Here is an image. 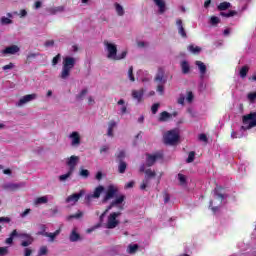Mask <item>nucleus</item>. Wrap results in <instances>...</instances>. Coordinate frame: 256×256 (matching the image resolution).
Masks as SVG:
<instances>
[{"mask_svg": "<svg viewBox=\"0 0 256 256\" xmlns=\"http://www.w3.org/2000/svg\"><path fill=\"white\" fill-rule=\"evenodd\" d=\"M7 247H0V255H7Z\"/></svg>", "mask_w": 256, "mask_h": 256, "instance_id": "60", "label": "nucleus"}, {"mask_svg": "<svg viewBox=\"0 0 256 256\" xmlns=\"http://www.w3.org/2000/svg\"><path fill=\"white\" fill-rule=\"evenodd\" d=\"M171 114H169V112H162L160 114V118L159 121H167V119H170Z\"/></svg>", "mask_w": 256, "mask_h": 256, "instance_id": "35", "label": "nucleus"}, {"mask_svg": "<svg viewBox=\"0 0 256 256\" xmlns=\"http://www.w3.org/2000/svg\"><path fill=\"white\" fill-rule=\"evenodd\" d=\"M241 137H243V135L237 134V132H235V131H233V132L231 133V138H232V139H239V138H241Z\"/></svg>", "mask_w": 256, "mask_h": 256, "instance_id": "52", "label": "nucleus"}, {"mask_svg": "<svg viewBox=\"0 0 256 256\" xmlns=\"http://www.w3.org/2000/svg\"><path fill=\"white\" fill-rule=\"evenodd\" d=\"M195 161V153L192 151L188 154L187 163H193Z\"/></svg>", "mask_w": 256, "mask_h": 256, "instance_id": "40", "label": "nucleus"}, {"mask_svg": "<svg viewBox=\"0 0 256 256\" xmlns=\"http://www.w3.org/2000/svg\"><path fill=\"white\" fill-rule=\"evenodd\" d=\"M139 249V245L133 244L128 246V253L133 254Z\"/></svg>", "mask_w": 256, "mask_h": 256, "instance_id": "38", "label": "nucleus"}, {"mask_svg": "<svg viewBox=\"0 0 256 256\" xmlns=\"http://www.w3.org/2000/svg\"><path fill=\"white\" fill-rule=\"evenodd\" d=\"M14 67H15V64L10 62L9 64L3 66L2 69L3 71H9V69H13Z\"/></svg>", "mask_w": 256, "mask_h": 256, "instance_id": "45", "label": "nucleus"}, {"mask_svg": "<svg viewBox=\"0 0 256 256\" xmlns=\"http://www.w3.org/2000/svg\"><path fill=\"white\" fill-rule=\"evenodd\" d=\"M140 171H141V173H145V178H144L142 184L140 185L141 191H145L147 189V187H149V185H151V179H154V177L157 174L155 173V171H153L151 169H147L145 164H143L140 167Z\"/></svg>", "mask_w": 256, "mask_h": 256, "instance_id": "3", "label": "nucleus"}, {"mask_svg": "<svg viewBox=\"0 0 256 256\" xmlns=\"http://www.w3.org/2000/svg\"><path fill=\"white\" fill-rule=\"evenodd\" d=\"M256 127V112H252L243 117V126L241 129L246 131V129H253Z\"/></svg>", "mask_w": 256, "mask_h": 256, "instance_id": "7", "label": "nucleus"}, {"mask_svg": "<svg viewBox=\"0 0 256 256\" xmlns=\"http://www.w3.org/2000/svg\"><path fill=\"white\" fill-rule=\"evenodd\" d=\"M29 213H31V209H26L24 212H22L20 214V217H22V218L27 217V215H29Z\"/></svg>", "mask_w": 256, "mask_h": 256, "instance_id": "56", "label": "nucleus"}, {"mask_svg": "<svg viewBox=\"0 0 256 256\" xmlns=\"http://www.w3.org/2000/svg\"><path fill=\"white\" fill-rule=\"evenodd\" d=\"M156 6H158L159 13H163L166 9L165 0H152Z\"/></svg>", "mask_w": 256, "mask_h": 256, "instance_id": "24", "label": "nucleus"}, {"mask_svg": "<svg viewBox=\"0 0 256 256\" xmlns=\"http://www.w3.org/2000/svg\"><path fill=\"white\" fill-rule=\"evenodd\" d=\"M80 217H83V212L78 211L76 214L68 216L67 221H71V219H80Z\"/></svg>", "mask_w": 256, "mask_h": 256, "instance_id": "33", "label": "nucleus"}, {"mask_svg": "<svg viewBox=\"0 0 256 256\" xmlns=\"http://www.w3.org/2000/svg\"><path fill=\"white\" fill-rule=\"evenodd\" d=\"M118 159H125V151L124 150H121L118 155H117Z\"/></svg>", "mask_w": 256, "mask_h": 256, "instance_id": "57", "label": "nucleus"}, {"mask_svg": "<svg viewBox=\"0 0 256 256\" xmlns=\"http://www.w3.org/2000/svg\"><path fill=\"white\" fill-rule=\"evenodd\" d=\"M128 77H129L130 81H135V76H133V68H132V66L128 70Z\"/></svg>", "mask_w": 256, "mask_h": 256, "instance_id": "44", "label": "nucleus"}, {"mask_svg": "<svg viewBox=\"0 0 256 256\" xmlns=\"http://www.w3.org/2000/svg\"><path fill=\"white\" fill-rule=\"evenodd\" d=\"M85 95H87V89H83V90L76 96L77 101H83V99L85 98Z\"/></svg>", "mask_w": 256, "mask_h": 256, "instance_id": "36", "label": "nucleus"}, {"mask_svg": "<svg viewBox=\"0 0 256 256\" xmlns=\"http://www.w3.org/2000/svg\"><path fill=\"white\" fill-rule=\"evenodd\" d=\"M107 151H109V146H102L100 149V153H107Z\"/></svg>", "mask_w": 256, "mask_h": 256, "instance_id": "61", "label": "nucleus"}, {"mask_svg": "<svg viewBox=\"0 0 256 256\" xmlns=\"http://www.w3.org/2000/svg\"><path fill=\"white\" fill-rule=\"evenodd\" d=\"M118 169H119V173H125V169H127V164L125 162L121 161Z\"/></svg>", "mask_w": 256, "mask_h": 256, "instance_id": "39", "label": "nucleus"}, {"mask_svg": "<svg viewBox=\"0 0 256 256\" xmlns=\"http://www.w3.org/2000/svg\"><path fill=\"white\" fill-rule=\"evenodd\" d=\"M73 174V171L69 170L66 174L59 176L60 181H67Z\"/></svg>", "mask_w": 256, "mask_h": 256, "instance_id": "37", "label": "nucleus"}, {"mask_svg": "<svg viewBox=\"0 0 256 256\" xmlns=\"http://www.w3.org/2000/svg\"><path fill=\"white\" fill-rule=\"evenodd\" d=\"M133 185H135L134 181H130L125 185V189H131L133 188Z\"/></svg>", "mask_w": 256, "mask_h": 256, "instance_id": "58", "label": "nucleus"}, {"mask_svg": "<svg viewBox=\"0 0 256 256\" xmlns=\"http://www.w3.org/2000/svg\"><path fill=\"white\" fill-rule=\"evenodd\" d=\"M115 127H117V122L110 121L108 124V131H107L108 137H113V129H115Z\"/></svg>", "mask_w": 256, "mask_h": 256, "instance_id": "25", "label": "nucleus"}, {"mask_svg": "<svg viewBox=\"0 0 256 256\" xmlns=\"http://www.w3.org/2000/svg\"><path fill=\"white\" fill-rule=\"evenodd\" d=\"M179 141V130L174 129L164 134V143L166 145H175Z\"/></svg>", "mask_w": 256, "mask_h": 256, "instance_id": "6", "label": "nucleus"}, {"mask_svg": "<svg viewBox=\"0 0 256 256\" xmlns=\"http://www.w3.org/2000/svg\"><path fill=\"white\" fill-rule=\"evenodd\" d=\"M75 67V58L73 57H64L63 58V67L61 72V79H67L71 73V69Z\"/></svg>", "mask_w": 256, "mask_h": 256, "instance_id": "4", "label": "nucleus"}, {"mask_svg": "<svg viewBox=\"0 0 256 256\" xmlns=\"http://www.w3.org/2000/svg\"><path fill=\"white\" fill-rule=\"evenodd\" d=\"M155 82L157 83V92L160 95L165 93L164 85L167 83V78L165 77V70L163 68H159L155 77Z\"/></svg>", "mask_w": 256, "mask_h": 256, "instance_id": "5", "label": "nucleus"}, {"mask_svg": "<svg viewBox=\"0 0 256 256\" xmlns=\"http://www.w3.org/2000/svg\"><path fill=\"white\" fill-rule=\"evenodd\" d=\"M119 190L117 189V186L113 185V184H110L108 187H107V190H106V194L104 196V203L109 201V199H113V197H115V195H117V192Z\"/></svg>", "mask_w": 256, "mask_h": 256, "instance_id": "11", "label": "nucleus"}, {"mask_svg": "<svg viewBox=\"0 0 256 256\" xmlns=\"http://www.w3.org/2000/svg\"><path fill=\"white\" fill-rule=\"evenodd\" d=\"M181 67H182V73H184V74L189 73L190 67H189V63L187 61H183L181 63Z\"/></svg>", "mask_w": 256, "mask_h": 256, "instance_id": "32", "label": "nucleus"}, {"mask_svg": "<svg viewBox=\"0 0 256 256\" xmlns=\"http://www.w3.org/2000/svg\"><path fill=\"white\" fill-rule=\"evenodd\" d=\"M123 201H125V196H119L111 205L101 214L100 223H103V218L105 217L107 211L113 209V207H117L118 209H123Z\"/></svg>", "mask_w": 256, "mask_h": 256, "instance_id": "9", "label": "nucleus"}, {"mask_svg": "<svg viewBox=\"0 0 256 256\" xmlns=\"http://www.w3.org/2000/svg\"><path fill=\"white\" fill-rule=\"evenodd\" d=\"M248 71H249V68L247 66H243L240 69V77H242V79H245V77H247Z\"/></svg>", "mask_w": 256, "mask_h": 256, "instance_id": "34", "label": "nucleus"}, {"mask_svg": "<svg viewBox=\"0 0 256 256\" xmlns=\"http://www.w3.org/2000/svg\"><path fill=\"white\" fill-rule=\"evenodd\" d=\"M1 22L3 23V25H9V23H11V19H9L7 17H3L1 19Z\"/></svg>", "mask_w": 256, "mask_h": 256, "instance_id": "54", "label": "nucleus"}, {"mask_svg": "<svg viewBox=\"0 0 256 256\" xmlns=\"http://www.w3.org/2000/svg\"><path fill=\"white\" fill-rule=\"evenodd\" d=\"M119 215H121V213L114 212L108 216L107 221L105 223L106 229H115V227L119 225V219H118Z\"/></svg>", "mask_w": 256, "mask_h": 256, "instance_id": "8", "label": "nucleus"}, {"mask_svg": "<svg viewBox=\"0 0 256 256\" xmlns=\"http://www.w3.org/2000/svg\"><path fill=\"white\" fill-rule=\"evenodd\" d=\"M198 139H199V141H203V143H207V135H205V134H200L198 136Z\"/></svg>", "mask_w": 256, "mask_h": 256, "instance_id": "51", "label": "nucleus"}, {"mask_svg": "<svg viewBox=\"0 0 256 256\" xmlns=\"http://www.w3.org/2000/svg\"><path fill=\"white\" fill-rule=\"evenodd\" d=\"M132 97L134 99H137L138 101H141V99L143 98V89L140 91L134 90L132 92Z\"/></svg>", "mask_w": 256, "mask_h": 256, "instance_id": "27", "label": "nucleus"}, {"mask_svg": "<svg viewBox=\"0 0 256 256\" xmlns=\"http://www.w3.org/2000/svg\"><path fill=\"white\" fill-rule=\"evenodd\" d=\"M157 159H161V154H154V155L146 154L147 167H152V165H155V161H157Z\"/></svg>", "mask_w": 256, "mask_h": 256, "instance_id": "17", "label": "nucleus"}, {"mask_svg": "<svg viewBox=\"0 0 256 256\" xmlns=\"http://www.w3.org/2000/svg\"><path fill=\"white\" fill-rule=\"evenodd\" d=\"M229 7H231V3H229V2H222L218 6V9H219V11H225V10L229 9Z\"/></svg>", "mask_w": 256, "mask_h": 256, "instance_id": "31", "label": "nucleus"}, {"mask_svg": "<svg viewBox=\"0 0 256 256\" xmlns=\"http://www.w3.org/2000/svg\"><path fill=\"white\" fill-rule=\"evenodd\" d=\"M49 199H51V196L38 197L34 200V205H43L45 203H48Z\"/></svg>", "mask_w": 256, "mask_h": 256, "instance_id": "22", "label": "nucleus"}, {"mask_svg": "<svg viewBox=\"0 0 256 256\" xmlns=\"http://www.w3.org/2000/svg\"><path fill=\"white\" fill-rule=\"evenodd\" d=\"M31 253H32L31 249L26 248L24 256H31Z\"/></svg>", "mask_w": 256, "mask_h": 256, "instance_id": "64", "label": "nucleus"}, {"mask_svg": "<svg viewBox=\"0 0 256 256\" xmlns=\"http://www.w3.org/2000/svg\"><path fill=\"white\" fill-rule=\"evenodd\" d=\"M178 181L182 187H185V185H187V177L183 174H178Z\"/></svg>", "mask_w": 256, "mask_h": 256, "instance_id": "29", "label": "nucleus"}, {"mask_svg": "<svg viewBox=\"0 0 256 256\" xmlns=\"http://www.w3.org/2000/svg\"><path fill=\"white\" fill-rule=\"evenodd\" d=\"M61 60V54L56 55L52 60V65H57L59 61Z\"/></svg>", "mask_w": 256, "mask_h": 256, "instance_id": "47", "label": "nucleus"}, {"mask_svg": "<svg viewBox=\"0 0 256 256\" xmlns=\"http://www.w3.org/2000/svg\"><path fill=\"white\" fill-rule=\"evenodd\" d=\"M186 100L188 101V103H191V101H193V92H188Z\"/></svg>", "mask_w": 256, "mask_h": 256, "instance_id": "55", "label": "nucleus"}, {"mask_svg": "<svg viewBox=\"0 0 256 256\" xmlns=\"http://www.w3.org/2000/svg\"><path fill=\"white\" fill-rule=\"evenodd\" d=\"M39 256L47 255V246H42L38 253Z\"/></svg>", "mask_w": 256, "mask_h": 256, "instance_id": "43", "label": "nucleus"}, {"mask_svg": "<svg viewBox=\"0 0 256 256\" xmlns=\"http://www.w3.org/2000/svg\"><path fill=\"white\" fill-rule=\"evenodd\" d=\"M88 103H89V105H95V99H93V97H89L88 98Z\"/></svg>", "mask_w": 256, "mask_h": 256, "instance_id": "63", "label": "nucleus"}, {"mask_svg": "<svg viewBox=\"0 0 256 256\" xmlns=\"http://www.w3.org/2000/svg\"><path fill=\"white\" fill-rule=\"evenodd\" d=\"M107 51L108 59H112L113 61H119V59H125L127 57V52L123 51L121 55L117 56V46L113 43L104 42Z\"/></svg>", "mask_w": 256, "mask_h": 256, "instance_id": "2", "label": "nucleus"}, {"mask_svg": "<svg viewBox=\"0 0 256 256\" xmlns=\"http://www.w3.org/2000/svg\"><path fill=\"white\" fill-rule=\"evenodd\" d=\"M227 196L223 195V187L217 186L214 189V198L210 201V208L212 209L213 213H217L219 211L220 205H222L225 201Z\"/></svg>", "mask_w": 256, "mask_h": 256, "instance_id": "1", "label": "nucleus"}, {"mask_svg": "<svg viewBox=\"0 0 256 256\" xmlns=\"http://www.w3.org/2000/svg\"><path fill=\"white\" fill-rule=\"evenodd\" d=\"M18 237H20V239H23L21 244L22 247H29V245L33 243V237H31V235L27 233H20L18 234Z\"/></svg>", "mask_w": 256, "mask_h": 256, "instance_id": "16", "label": "nucleus"}, {"mask_svg": "<svg viewBox=\"0 0 256 256\" xmlns=\"http://www.w3.org/2000/svg\"><path fill=\"white\" fill-rule=\"evenodd\" d=\"M178 103H179V105H184V103H185V97L180 96V98L178 99Z\"/></svg>", "mask_w": 256, "mask_h": 256, "instance_id": "62", "label": "nucleus"}, {"mask_svg": "<svg viewBox=\"0 0 256 256\" xmlns=\"http://www.w3.org/2000/svg\"><path fill=\"white\" fill-rule=\"evenodd\" d=\"M248 99H249V101H250L251 103H253V101H255V99H256V92H254V93H249V94H248Z\"/></svg>", "mask_w": 256, "mask_h": 256, "instance_id": "49", "label": "nucleus"}, {"mask_svg": "<svg viewBox=\"0 0 256 256\" xmlns=\"http://www.w3.org/2000/svg\"><path fill=\"white\" fill-rule=\"evenodd\" d=\"M68 139L72 147H79L81 145V134L77 131L70 133Z\"/></svg>", "mask_w": 256, "mask_h": 256, "instance_id": "10", "label": "nucleus"}, {"mask_svg": "<svg viewBox=\"0 0 256 256\" xmlns=\"http://www.w3.org/2000/svg\"><path fill=\"white\" fill-rule=\"evenodd\" d=\"M149 79H151V77L149 76L147 71L139 70L137 72V80L138 81H142L143 83H145V81H149Z\"/></svg>", "mask_w": 256, "mask_h": 256, "instance_id": "20", "label": "nucleus"}, {"mask_svg": "<svg viewBox=\"0 0 256 256\" xmlns=\"http://www.w3.org/2000/svg\"><path fill=\"white\" fill-rule=\"evenodd\" d=\"M116 7V13L118 15H123L124 11H123V6L119 5V4H115Z\"/></svg>", "mask_w": 256, "mask_h": 256, "instance_id": "42", "label": "nucleus"}, {"mask_svg": "<svg viewBox=\"0 0 256 256\" xmlns=\"http://www.w3.org/2000/svg\"><path fill=\"white\" fill-rule=\"evenodd\" d=\"M80 236L79 233H77V230L74 229L72 230L71 234H70V241H72V243H75V241H79Z\"/></svg>", "mask_w": 256, "mask_h": 256, "instance_id": "26", "label": "nucleus"}, {"mask_svg": "<svg viewBox=\"0 0 256 256\" xmlns=\"http://www.w3.org/2000/svg\"><path fill=\"white\" fill-rule=\"evenodd\" d=\"M220 15L222 17H233L235 15V12L234 11H230L229 13L221 12Z\"/></svg>", "mask_w": 256, "mask_h": 256, "instance_id": "46", "label": "nucleus"}, {"mask_svg": "<svg viewBox=\"0 0 256 256\" xmlns=\"http://www.w3.org/2000/svg\"><path fill=\"white\" fill-rule=\"evenodd\" d=\"M83 195H85V190H80L79 193L68 196L66 198V203H68L69 205H75V203H77V201H79V199H81Z\"/></svg>", "mask_w": 256, "mask_h": 256, "instance_id": "13", "label": "nucleus"}, {"mask_svg": "<svg viewBox=\"0 0 256 256\" xmlns=\"http://www.w3.org/2000/svg\"><path fill=\"white\" fill-rule=\"evenodd\" d=\"M176 25L178 28V33L181 35V37H187V32H185V28L183 27V20L177 19L176 20Z\"/></svg>", "mask_w": 256, "mask_h": 256, "instance_id": "21", "label": "nucleus"}, {"mask_svg": "<svg viewBox=\"0 0 256 256\" xmlns=\"http://www.w3.org/2000/svg\"><path fill=\"white\" fill-rule=\"evenodd\" d=\"M77 163H79L78 156H71L67 159L66 164L70 168V171H75V167H77Z\"/></svg>", "mask_w": 256, "mask_h": 256, "instance_id": "18", "label": "nucleus"}, {"mask_svg": "<svg viewBox=\"0 0 256 256\" xmlns=\"http://www.w3.org/2000/svg\"><path fill=\"white\" fill-rule=\"evenodd\" d=\"M219 21H220V19H219V17H217V16H212V17L210 18V23H211V25H217V24H219Z\"/></svg>", "mask_w": 256, "mask_h": 256, "instance_id": "41", "label": "nucleus"}, {"mask_svg": "<svg viewBox=\"0 0 256 256\" xmlns=\"http://www.w3.org/2000/svg\"><path fill=\"white\" fill-rule=\"evenodd\" d=\"M188 51H190V53H201V47L199 46H195V45H190L188 46Z\"/></svg>", "mask_w": 256, "mask_h": 256, "instance_id": "30", "label": "nucleus"}, {"mask_svg": "<svg viewBox=\"0 0 256 256\" xmlns=\"http://www.w3.org/2000/svg\"><path fill=\"white\" fill-rule=\"evenodd\" d=\"M151 111H152L153 115H155V113H157V111H159V104H154L151 108Z\"/></svg>", "mask_w": 256, "mask_h": 256, "instance_id": "53", "label": "nucleus"}, {"mask_svg": "<svg viewBox=\"0 0 256 256\" xmlns=\"http://www.w3.org/2000/svg\"><path fill=\"white\" fill-rule=\"evenodd\" d=\"M80 175L81 177H85V178L89 177V170L82 169L80 171Z\"/></svg>", "mask_w": 256, "mask_h": 256, "instance_id": "50", "label": "nucleus"}, {"mask_svg": "<svg viewBox=\"0 0 256 256\" xmlns=\"http://www.w3.org/2000/svg\"><path fill=\"white\" fill-rule=\"evenodd\" d=\"M11 218L9 217H0V223H10ZM0 231H1V226H0Z\"/></svg>", "mask_w": 256, "mask_h": 256, "instance_id": "48", "label": "nucleus"}, {"mask_svg": "<svg viewBox=\"0 0 256 256\" xmlns=\"http://www.w3.org/2000/svg\"><path fill=\"white\" fill-rule=\"evenodd\" d=\"M196 65L199 68L201 77H204L205 73H207V66H205V63L201 61H196Z\"/></svg>", "mask_w": 256, "mask_h": 256, "instance_id": "23", "label": "nucleus"}, {"mask_svg": "<svg viewBox=\"0 0 256 256\" xmlns=\"http://www.w3.org/2000/svg\"><path fill=\"white\" fill-rule=\"evenodd\" d=\"M103 191H105V187H103V186L96 187L92 194H88L86 196V201H91V199H99V197H101V193H103Z\"/></svg>", "mask_w": 256, "mask_h": 256, "instance_id": "15", "label": "nucleus"}, {"mask_svg": "<svg viewBox=\"0 0 256 256\" xmlns=\"http://www.w3.org/2000/svg\"><path fill=\"white\" fill-rule=\"evenodd\" d=\"M14 237H19V233H17V230H13V232L10 234V237L6 239V244L11 245L13 243Z\"/></svg>", "mask_w": 256, "mask_h": 256, "instance_id": "28", "label": "nucleus"}, {"mask_svg": "<svg viewBox=\"0 0 256 256\" xmlns=\"http://www.w3.org/2000/svg\"><path fill=\"white\" fill-rule=\"evenodd\" d=\"M20 48L17 45H12L9 47H6L4 50H2L3 55H15V53H19Z\"/></svg>", "mask_w": 256, "mask_h": 256, "instance_id": "19", "label": "nucleus"}, {"mask_svg": "<svg viewBox=\"0 0 256 256\" xmlns=\"http://www.w3.org/2000/svg\"><path fill=\"white\" fill-rule=\"evenodd\" d=\"M41 231L37 233V235H43L44 237H49L50 241H55V237L61 233V230H56L54 233L45 232L46 227L45 225L40 226Z\"/></svg>", "mask_w": 256, "mask_h": 256, "instance_id": "12", "label": "nucleus"}, {"mask_svg": "<svg viewBox=\"0 0 256 256\" xmlns=\"http://www.w3.org/2000/svg\"><path fill=\"white\" fill-rule=\"evenodd\" d=\"M55 42L53 40H48L45 42V47H53Z\"/></svg>", "mask_w": 256, "mask_h": 256, "instance_id": "59", "label": "nucleus"}, {"mask_svg": "<svg viewBox=\"0 0 256 256\" xmlns=\"http://www.w3.org/2000/svg\"><path fill=\"white\" fill-rule=\"evenodd\" d=\"M34 99H37V94H28L20 98L16 105L17 107H23V105H26V103H31V101H34Z\"/></svg>", "mask_w": 256, "mask_h": 256, "instance_id": "14", "label": "nucleus"}]
</instances>
